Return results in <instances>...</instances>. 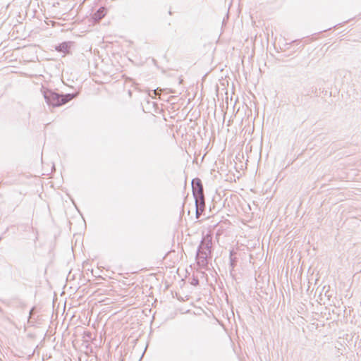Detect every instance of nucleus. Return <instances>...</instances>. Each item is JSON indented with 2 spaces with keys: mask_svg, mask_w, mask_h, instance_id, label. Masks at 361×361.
I'll return each instance as SVG.
<instances>
[{
  "mask_svg": "<svg viewBox=\"0 0 361 361\" xmlns=\"http://www.w3.org/2000/svg\"><path fill=\"white\" fill-rule=\"evenodd\" d=\"M300 104L299 99H297V102L294 104L295 106H298Z\"/></svg>",
  "mask_w": 361,
  "mask_h": 361,
  "instance_id": "obj_13",
  "label": "nucleus"
},
{
  "mask_svg": "<svg viewBox=\"0 0 361 361\" xmlns=\"http://www.w3.org/2000/svg\"><path fill=\"white\" fill-rule=\"evenodd\" d=\"M13 275H14L15 279L16 280V276H20V275H21L20 269L19 268H18V267H16L14 269V274H13Z\"/></svg>",
  "mask_w": 361,
  "mask_h": 361,
  "instance_id": "obj_10",
  "label": "nucleus"
},
{
  "mask_svg": "<svg viewBox=\"0 0 361 361\" xmlns=\"http://www.w3.org/2000/svg\"><path fill=\"white\" fill-rule=\"evenodd\" d=\"M238 262V258L235 256V253L233 251L230 252V267H231V273L234 269L236 266Z\"/></svg>",
  "mask_w": 361,
  "mask_h": 361,
  "instance_id": "obj_7",
  "label": "nucleus"
},
{
  "mask_svg": "<svg viewBox=\"0 0 361 361\" xmlns=\"http://www.w3.org/2000/svg\"><path fill=\"white\" fill-rule=\"evenodd\" d=\"M209 255H211V253H209L208 251L197 248L196 256L208 257Z\"/></svg>",
  "mask_w": 361,
  "mask_h": 361,
  "instance_id": "obj_9",
  "label": "nucleus"
},
{
  "mask_svg": "<svg viewBox=\"0 0 361 361\" xmlns=\"http://www.w3.org/2000/svg\"><path fill=\"white\" fill-rule=\"evenodd\" d=\"M192 190L194 198L204 197L202 180L195 178L192 180Z\"/></svg>",
  "mask_w": 361,
  "mask_h": 361,
  "instance_id": "obj_2",
  "label": "nucleus"
},
{
  "mask_svg": "<svg viewBox=\"0 0 361 361\" xmlns=\"http://www.w3.org/2000/svg\"><path fill=\"white\" fill-rule=\"evenodd\" d=\"M195 202L196 209H198L199 211L204 212V210H205V198H204V197L195 198Z\"/></svg>",
  "mask_w": 361,
  "mask_h": 361,
  "instance_id": "obj_5",
  "label": "nucleus"
},
{
  "mask_svg": "<svg viewBox=\"0 0 361 361\" xmlns=\"http://www.w3.org/2000/svg\"><path fill=\"white\" fill-rule=\"evenodd\" d=\"M203 212V211H199L198 209H196V218L200 219Z\"/></svg>",
  "mask_w": 361,
  "mask_h": 361,
  "instance_id": "obj_11",
  "label": "nucleus"
},
{
  "mask_svg": "<svg viewBox=\"0 0 361 361\" xmlns=\"http://www.w3.org/2000/svg\"><path fill=\"white\" fill-rule=\"evenodd\" d=\"M207 258L208 257H206L196 256V261L197 264L203 268L206 267L208 264Z\"/></svg>",
  "mask_w": 361,
  "mask_h": 361,
  "instance_id": "obj_8",
  "label": "nucleus"
},
{
  "mask_svg": "<svg viewBox=\"0 0 361 361\" xmlns=\"http://www.w3.org/2000/svg\"><path fill=\"white\" fill-rule=\"evenodd\" d=\"M35 312V307H32L30 312V314H32Z\"/></svg>",
  "mask_w": 361,
  "mask_h": 361,
  "instance_id": "obj_12",
  "label": "nucleus"
},
{
  "mask_svg": "<svg viewBox=\"0 0 361 361\" xmlns=\"http://www.w3.org/2000/svg\"><path fill=\"white\" fill-rule=\"evenodd\" d=\"M160 90L159 88H157V90H154V93L156 94L157 93L158 91H159Z\"/></svg>",
  "mask_w": 361,
  "mask_h": 361,
  "instance_id": "obj_14",
  "label": "nucleus"
},
{
  "mask_svg": "<svg viewBox=\"0 0 361 361\" xmlns=\"http://www.w3.org/2000/svg\"><path fill=\"white\" fill-rule=\"evenodd\" d=\"M78 92L74 93H59L50 89L43 91L44 98L49 106L59 107L65 105L73 99L76 98Z\"/></svg>",
  "mask_w": 361,
  "mask_h": 361,
  "instance_id": "obj_1",
  "label": "nucleus"
},
{
  "mask_svg": "<svg viewBox=\"0 0 361 361\" xmlns=\"http://www.w3.org/2000/svg\"><path fill=\"white\" fill-rule=\"evenodd\" d=\"M73 44V42L71 41L63 42L56 45L55 49L59 52L63 53L64 54H68L70 53L71 47Z\"/></svg>",
  "mask_w": 361,
  "mask_h": 361,
  "instance_id": "obj_4",
  "label": "nucleus"
},
{
  "mask_svg": "<svg viewBox=\"0 0 361 361\" xmlns=\"http://www.w3.org/2000/svg\"><path fill=\"white\" fill-rule=\"evenodd\" d=\"M106 14V10L105 8H99L94 14V18L97 20H100Z\"/></svg>",
  "mask_w": 361,
  "mask_h": 361,
  "instance_id": "obj_6",
  "label": "nucleus"
},
{
  "mask_svg": "<svg viewBox=\"0 0 361 361\" xmlns=\"http://www.w3.org/2000/svg\"><path fill=\"white\" fill-rule=\"evenodd\" d=\"M198 248L207 250L209 253H211L212 248V235L207 233L204 235Z\"/></svg>",
  "mask_w": 361,
  "mask_h": 361,
  "instance_id": "obj_3",
  "label": "nucleus"
}]
</instances>
